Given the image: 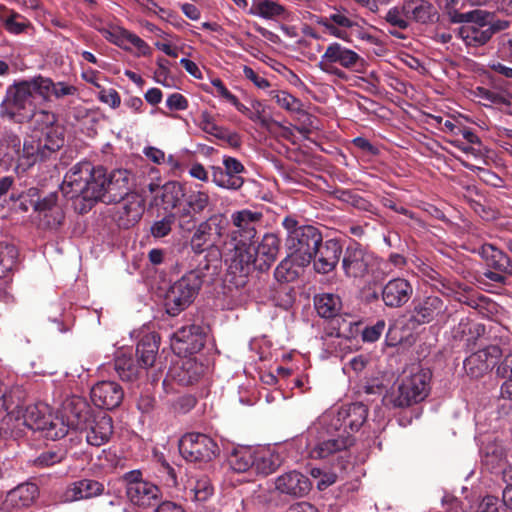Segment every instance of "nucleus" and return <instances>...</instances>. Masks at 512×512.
<instances>
[{"mask_svg": "<svg viewBox=\"0 0 512 512\" xmlns=\"http://www.w3.org/2000/svg\"><path fill=\"white\" fill-rule=\"evenodd\" d=\"M262 213L243 209L232 213L231 220L234 230L230 233L229 243H224L227 250V263L232 273L248 274L254 263L253 239L256 236V224L260 222Z\"/></svg>", "mask_w": 512, "mask_h": 512, "instance_id": "1", "label": "nucleus"}, {"mask_svg": "<svg viewBox=\"0 0 512 512\" xmlns=\"http://www.w3.org/2000/svg\"><path fill=\"white\" fill-rule=\"evenodd\" d=\"M128 191V172L126 170H116L107 176L106 202L121 200L129 195Z\"/></svg>", "mask_w": 512, "mask_h": 512, "instance_id": "37", "label": "nucleus"}, {"mask_svg": "<svg viewBox=\"0 0 512 512\" xmlns=\"http://www.w3.org/2000/svg\"><path fill=\"white\" fill-rule=\"evenodd\" d=\"M80 431L85 433L88 444L101 446L110 439L113 433L112 418L105 412H98L90 419L87 427Z\"/></svg>", "mask_w": 512, "mask_h": 512, "instance_id": "25", "label": "nucleus"}, {"mask_svg": "<svg viewBox=\"0 0 512 512\" xmlns=\"http://www.w3.org/2000/svg\"><path fill=\"white\" fill-rule=\"evenodd\" d=\"M474 94L477 98L486 101L488 104H508V100L504 95L484 87H477Z\"/></svg>", "mask_w": 512, "mask_h": 512, "instance_id": "60", "label": "nucleus"}, {"mask_svg": "<svg viewBox=\"0 0 512 512\" xmlns=\"http://www.w3.org/2000/svg\"><path fill=\"white\" fill-rule=\"evenodd\" d=\"M57 194L50 193L42 200L34 201L31 199V205L40 215L41 224L49 229L57 228L64 219V213L57 205Z\"/></svg>", "mask_w": 512, "mask_h": 512, "instance_id": "27", "label": "nucleus"}, {"mask_svg": "<svg viewBox=\"0 0 512 512\" xmlns=\"http://www.w3.org/2000/svg\"><path fill=\"white\" fill-rule=\"evenodd\" d=\"M179 451L190 462H207L216 457L219 449L216 442L201 433H187L179 441Z\"/></svg>", "mask_w": 512, "mask_h": 512, "instance_id": "12", "label": "nucleus"}, {"mask_svg": "<svg viewBox=\"0 0 512 512\" xmlns=\"http://www.w3.org/2000/svg\"><path fill=\"white\" fill-rule=\"evenodd\" d=\"M454 21L464 23L458 29L457 36L469 47L484 46L497 31L504 28L500 22L492 21V14L485 10L460 13Z\"/></svg>", "mask_w": 512, "mask_h": 512, "instance_id": "3", "label": "nucleus"}, {"mask_svg": "<svg viewBox=\"0 0 512 512\" xmlns=\"http://www.w3.org/2000/svg\"><path fill=\"white\" fill-rule=\"evenodd\" d=\"M342 254V247L338 241L330 239L320 243L314 258V269L318 273L326 274L332 271Z\"/></svg>", "mask_w": 512, "mask_h": 512, "instance_id": "28", "label": "nucleus"}, {"mask_svg": "<svg viewBox=\"0 0 512 512\" xmlns=\"http://www.w3.org/2000/svg\"><path fill=\"white\" fill-rule=\"evenodd\" d=\"M385 20L389 25L397 29H407L411 23L407 1H405L402 5L391 7L385 15Z\"/></svg>", "mask_w": 512, "mask_h": 512, "instance_id": "50", "label": "nucleus"}, {"mask_svg": "<svg viewBox=\"0 0 512 512\" xmlns=\"http://www.w3.org/2000/svg\"><path fill=\"white\" fill-rule=\"evenodd\" d=\"M310 487L309 479L297 471L284 473L275 480L276 490L291 496H303L309 492Z\"/></svg>", "mask_w": 512, "mask_h": 512, "instance_id": "29", "label": "nucleus"}, {"mask_svg": "<svg viewBox=\"0 0 512 512\" xmlns=\"http://www.w3.org/2000/svg\"><path fill=\"white\" fill-rule=\"evenodd\" d=\"M385 321L379 320L373 326L366 327L362 333L363 340L366 342H375L382 335L385 329Z\"/></svg>", "mask_w": 512, "mask_h": 512, "instance_id": "64", "label": "nucleus"}, {"mask_svg": "<svg viewBox=\"0 0 512 512\" xmlns=\"http://www.w3.org/2000/svg\"><path fill=\"white\" fill-rule=\"evenodd\" d=\"M203 276L201 270H192L170 287L165 296V307L169 315H178L193 302L203 283Z\"/></svg>", "mask_w": 512, "mask_h": 512, "instance_id": "5", "label": "nucleus"}, {"mask_svg": "<svg viewBox=\"0 0 512 512\" xmlns=\"http://www.w3.org/2000/svg\"><path fill=\"white\" fill-rule=\"evenodd\" d=\"M174 223V215H168L161 220L155 221L151 226V234L155 238H162L167 236L171 230L172 225Z\"/></svg>", "mask_w": 512, "mask_h": 512, "instance_id": "61", "label": "nucleus"}, {"mask_svg": "<svg viewBox=\"0 0 512 512\" xmlns=\"http://www.w3.org/2000/svg\"><path fill=\"white\" fill-rule=\"evenodd\" d=\"M367 418V408L362 403H353L339 410L330 409L312 423V432L326 429V432L336 430L340 434L350 435L358 431Z\"/></svg>", "mask_w": 512, "mask_h": 512, "instance_id": "4", "label": "nucleus"}, {"mask_svg": "<svg viewBox=\"0 0 512 512\" xmlns=\"http://www.w3.org/2000/svg\"><path fill=\"white\" fill-rule=\"evenodd\" d=\"M39 490L34 483H23L8 492L4 501L7 510L26 508L37 499Z\"/></svg>", "mask_w": 512, "mask_h": 512, "instance_id": "31", "label": "nucleus"}, {"mask_svg": "<svg viewBox=\"0 0 512 512\" xmlns=\"http://www.w3.org/2000/svg\"><path fill=\"white\" fill-rule=\"evenodd\" d=\"M363 62V58L357 52L338 42H333L326 47L317 66L324 73L343 79L346 75L338 66L357 71L358 66Z\"/></svg>", "mask_w": 512, "mask_h": 512, "instance_id": "7", "label": "nucleus"}, {"mask_svg": "<svg viewBox=\"0 0 512 512\" xmlns=\"http://www.w3.org/2000/svg\"><path fill=\"white\" fill-rule=\"evenodd\" d=\"M159 349V337L154 333H148L142 337L137 345L136 353L143 368L152 366Z\"/></svg>", "mask_w": 512, "mask_h": 512, "instance_id": "41", "label": "nucleus"}, {"mask_svg": "<svg viewBox=\"0 0 512 512\" xmlns=\"http://www.w3.org/2000/svg\"><path fill=\"white\" fill-rule=\"evenodd\" d=\"M223 167L212 166V182L224 189L238 190L244 184V165L234 157L224 156Z\"/></svg>", "mask_w": 512, "mask_h": 512, "instance_id": "15", "label": "nucleus"}, {"mask_svg": "<svg viewBox=\"0 0 512 512\" xmlns=\"http://www.w3.org/2000/svg\"><path fill=\"white\" fill-rule=\"evenodd\" d=\"M52 409L46 403L28 405L20 414L24 426L31 430L40 431L45 425V420L51 414Z\"/></svg>", "mask_w": 512, "mask_h": 512, "instance_id": "36", "label": "nucleus"}, {"mask_svg": "<svg viewBox=\"0 0 512 512\" xmlns=\"http://www.w3.org/2000/svg\"><path fill=\"white\" fill-rule=\"evenodd\" d=\"M479 254L489 267L512 276V262L503 251L492 244H484L480 247Z\"/></svg>", "mask_w": 512, "mask_h": 512, "instance_id": "35", "label": "nucleus"}, {"mask_svg": "<svg viewBox=\"0 0 512 512\" xmlns=\"http://www.w3.org/2000/svg\"><path fill=\"white\" fill-rule=\"evenodd\" d=\"M376 264L377 258L357 244L347 248L342 260L346 276L352 278H363Z\"/></svg>", "mask_w": 512, "mask_h": 512, "instance_id": "14", "label": "nucleus"}, {"mask_svg": "<svg viewBox=\"0 0 512 512\" xmlns=\"http://www.w3.org/2000/svg\"><path fill=\"white\" fill-rule=\"evenodd\" d=\"M26 397V393L21 386H6L4 392L5 404L2 407V412L6 411L8 413H16V419L20 420V414L24 410L21 406Z\"/></svg>", "mask_w": 512, "mask_h": 512, "instance_id": "45", "label": "nucleus"}, {"mask_svg": "<svg viewBox=\"0 0 512 512\" xmlns=\"http://www.w3.org/2000/svg\"><path fill=\"white\" fill-rule=\"evenodd\" d=\"M93 417L87 401L79 396H72L63 403V418L69 428L82 430Z\"/></svg>", "mask_w": 512, "mask_h": 512, "instance_id": "22", "label": "nucleus"}, {"mask_svg": "<svg viewBox=\"0 0 512 512\" xmlns=\"http://www.w3.org/2000/svg\"><path fill=\"white\" fill-rule=\"evenodd\" d=\"M445 310L446 306L439 297L429 296L415 305L413 318L418 324H426L441 317Z\"/></svg>", "mask_w": 512, "mask_h": 512, "instance_id": "32", "label": "nucleus"}, {"mask_svg": "<svg viewBox=\"0 0 512 512\" xmlns=\"http://www.w3.org/2000/svg\"><path fill=\"white\" fill-rule=\"evenodd\" d=\"M18 261V249L10 243L0 242V278L14 270Z\"/></svg>", "mask_w": 512, "mask_h": 512, "instance_id": "48", "label": "nucleus"}, {"mask_svg": "<svg viewBox=\"0 0 512 512\" xmlns=\"http://www.w3.org/2000/svg\"><path fill=\"white\" fill-rule=\"evenodd\" d=\"M501 356L497 345H490L472 353L464 360V369L472 378H479L487 373L495 360Z\"/></svg>", "mask_w": 512, "mask_h": 512, "instance_id": "20", "label": "nucleus"}, {"mask_svg": "<svg viewBox=\"0 0 512 512\" xmlns=\"http://www.w3.org/2000/svg\"><path fill=\"white\" fill-rule=\"evenodd\" d=\"M98 99L102 103L110 106L112 109L118 108L121 104L120 95L113 88L106 89V88L100 87L99 92H98Z\"/></svg>", "mask_w": 512, "mask_h": 512, "instance_id": "63", "label": "nucleus"}, {"mask_svg": "<svg viewBox=\"0 0 512 512\" xmlns=\"http://www.w3.org/2000/svg\"><path fill=\"white\" fill-rule=\"evenodd\" d=\"M28 25V21L17 13L10 15L4 22L5 29L16 35L24 32Z\"/></svg>", "mask_w": 512, "mask_h": 512, "instance_id": "62", "label": "nucleus"}, {"mask_svg": "<svg viewBox=\"0 0 512 512\" xmlns=\"http://www.w3.org/2000/svg\"><path fill=\"white\" fill-rule=\"evenodd\" d=\"M144 203L143 197L137 193H130L121 199L114 215L118 226L128 229L138 223L144 213Z\"/></svg>", "mask_w": 512, "mask_h": 512, "instance_id": "18", "label": "nucleus"}, {"mask_svg": "<svg viewBox=\"0 0 512 512\" xmlns=\"http://www.w3.org/2000/svg\"><path fill=\"white\" fill-rule=\"evenodd\" d=\"M229 227L228 219L222 214L211 216L208 220L204 221L203 229H208L213 237L212 246L221 249L225 255L227 262V250L224 243H229L230 234L227 233Z\"/></svg>", "mask_w": 512, "mask_h": 512, "instance_id": "33", "label": "nucleus"}, {"mask_svg": "<svg viewBox=\"0 0 512 512\" xmlns=\"http://www.w3.org/2000/svg\"><path fill=\"white\" fill-rule=\"evenodd\" d=\"M253 458L252 470L262 475L273 473L282 463L280 455L271 449L254 450Z\"/></svg>", "mask_w": 512, "mask_h": 512, "instance_id": "39", "label": "nucleus"}, {"mask_svg": "<svg viewBox=\"0 0 512 512\" xmlns=\"http://www.w3.org/2000/svg\"><path fill=\"white\" fill-rule=\"evenodd\" d=\"M143 366H139L135 363L133 358L130 356H119L115 360V371L118 376L124 381L136 380L141 372Z\"/></svg>", "mask_w": 512, "mask_h": 512, "instance_id": "49", "label": "nucleus"}, {"mask_svg": "<svg viewBox=\"0 0 512 512\" xmlns=\"http://www.w3.org/2000/svg\"><path fill=\"white\" fill-rule=\"evenodd\" d=\"M27 82L34 95H39L45 101H48L52 98L54 82L50 78L39 76Z\"/></svg>", "mask_w": 512, "mask_h": 512, "instance_id": "55", "label": "nucleus"}, {"mask_svg": "<svg viewBox=\"0 0 512 512\" xmlns=\"http://www.w3.org/2000/svg\"><path fill=\"white\" fill-rule=\"evenodd\" d=\"M205 344V333L198 325H189L178 329L172 336L174 349L187 353L200 351Z\"/></svg>", "mask_w": 512, "mask_h": 512, "instance_id": "24", "label": "nucleus"}, {"mask_svg": "<svg viewBox=\"0 0 512 512\" xmlns=\"http://www.w3.org/2000/svg\"><path fill=\"white\" fill-rule=\"evenodd\" d=\"M269 95L275 102L289 113L296 114L301 126L297 130L301 134H308L311 128H314L315 118L304 110L303 103L284 90H271Z\"/></svg>", "mask_w": 512, "mask_h": 512, "instance_id": "19", "label": "nucleus"}, {"mask_svg": "<svg viewBox=\"0 0 512 512\" xmlns=\"http://www.w3.org/2000/svg\"><path fill=\"white\" fill-rule=\"evenodd\" d=\"M199 127L208 134L217 138H224L225 132L215 123L214 118L208 112H202Z\"/></svg>", "mask_w": 512, "mask_h": 512, "instance_id": "59", "label": "nucleus"}, {"mask_svg": "<svg viewBox=\"0 0 512 512\" xmlns=\"http://www.w3.org/2000/svg\"><path fill=\"white\" fill-rule=\"evenodd\" d=\"M125 494L128 501L139 508L156 505L162 498L161 489L143 478L140 470H132L123 475Z\"/></svg>", "mask_w": 512, "mask_h": 512, "instance_id": "9", "label": "nucleus"}, {"mask_svg": "<svg viewBox=\"0 0 512 512\" xmlns=\"http://www.w3.org/2000/svg\"><path fill=\"white\" fill-rule=\"evenodd\" d=\"M254 449L251 448H238L234 449L227 461L229 467L237 472V473H244L248 470L253 469V463H254Z\"/></svg>", "mask_w": 512, "mask_h": 512, "instance_id": "43", "label": "nucleus"}, {"mask_svg": "<svg viewBox=\"0 0 512 512\" xmlns=\"http://www.w3.org/2000/svg\"><path fill=\"white\" fill-rule=\"evenodd\" d=\"M203 226L204 222L197 227L191 238V249L196 254H201L208 244L212 246L213 237L208 229H203Z\"/></svg>", "mask_w": 512, "mask_h": 512, "instance_id": "56", "label": "nucleus"}, {"mask_svg": "<svg viewBox=\"0 0 512 512\" xmlns=\"http://www.w3.org/2000/svg\"><path fill=\"white\" fill-rule=\"evenodd\" d=\"M235 108L251 121L259 123L262 126L268 125V120L265 117V105L259 100H252L250 107L238 102Z\"/></svg>", "mask_w": 512, "mask_h": 512, "instance_id": "53", "label": "nucleus"}, {"mask_svg": "<svg viewBox=\"0 0 512 512\" xmlns=\"http://www.w3.org/2000/svg\"><path fill=\"white\" fill-rule=\"evenodd\" d=\"M28 118L33 131L25 141V153L29 159L26 166L49 158L64 144L62 129L56 125V116L52 112L35 108Z\"/></svg>", "mask_w": 512, "mask_h": 512, "instance_id": "2", "label": "nucleus"}, {"mask_svg": "<svg viewBox=\"0 0 512 512\" xmlns=\"http://www.w3.org/2000/svg\"><path fill=\"white\" fill-rule=\"evenodd\" d=\"M297 261L289 255L276 267L274 275L279 282H291L298 277L299 268Z\"/></svg>", "mask_w": 512, "mask_h": 512, "instance_id": "52", "label": "nucleus"}, {"mask_svg": "<svg viewBox=\"0 0 512 512\" xmlns=\"http://www.w3.org/2000/svg\"><path fill=\"white\" fill-rule=\"evenodd\" d=\"M413 292V286L407 279L397 277L383 286L381 297L387 307L400 308L409 302Z\"/></svg>", "mask_w": 512, "mask_h": 512, "instance_id": "21", "label": "nucleus"}, {"mask_svg": "<svg viewBox=\"0 0 512 512\" xmlns=\"http://www.w3.org/2000/svg\"><path fill=\"white\" fill-rule=\"evenodd\" d=\"M205 367L195 358H186L170 370V376L181 385H193L204 375Z\"/></svg>", "mask_w": 512, "mask_h": 512, "instance_id": "30", "label": "nucleus"}, {"mask_svg": "<svg viewBox=\"0 0 512 512\" xmlns=\"http://www.w3.org/2000/svg\"><path fill=\"white\" fill-rule=\"evenodd\" d=\"M314 305L322 318H333L341 309L340 297L332 293H324L315 297Z\"/></svg>", "mask_w": 512, "mask_h": 512, "instance_id": "44", "label": "nucleus"}, {"mask_svg": "<svg viewBox=\"0 0 512 512\" xmlns=\"http://www.w3.org/2000/svg\"><path fill=\"white\" fill-rule=\"evenodd\" d=\"M29 159L25 153V143L21 149V140L13 134H6L0 141V165L5 169H14L17 173L26 171L32 165H25Z\"/></svg>", "mask_w": 512, "mask_h": 512, "instance_id": "16", "label": "nucleus"}, {"mask_svg": "<svg viewBox=\"0 0 512 512\" xmlns=\"http://www.w3.org/2000/svg\"><path fill=\"white\" fill-rule=\"evenodd\" d=\"M94 168L88 161L79 162L72 166L66 173L60 187L64 196L68 198L82 197L87 182L93 175Z\"/></svg>", "mask_w": 512, "mask_h": 512, "instance_id": "17", "label": "nucleus"}, {"mask_svg": "<svg viewBox=\"0 0 512 512\" xmlns=\"http://www.w3.org/2000/svg\"><path fill=\"white\" fill-rule=\"evenodd\" d=\"M248 13L267 20H288L291 16L283 5L273 0H254Z\"/></svg>", "mask_w": 512, "mask_h": 512, "instance_id": "34", "label": "nucleus"}, {"mask_svg": "<svg viewBox=\"0 0 512 512\" xmlns=\"http://www.w3.org/2000/svg\"><path fill=\"white\" fill-rule=\"evenodd\" d=\"M430 373L416 368L405 376L397 392L391 394L389 401L394 407H407L424 400L429 392Z\"/></svg>", "mask_w": 512, "mask_h": 512, "instance_id": "8", "label": "nucleus"}, {"mask_svg": "<svg viewBox=\"0 0 512 512\" xmlns=\"http://www.w3.org/2000/svg\"><path fill=\"white\" fill-rule=\"evenodd\" d=\"M35 109V95L27 81L21 82L9 90L0 105V114L8 118H28Z\"/></svg>", "mask_w": 512, "mask_h": 512, "instance_id": "11", "label": "nucleus"}, {"mask_svg": "<svg viewBox=\"0 0 512 512\" xmlns=\"http://www.w3.org/2000/svg\"><path fill=\"white\" fill-rule=\"evenodd\" d=\"M107 175L102 167H95L93 175L87 182L82 198L84 200H101L106 202Z\"/></svg>", "mask_w": 512, "mask_h": 512, "instance_id": "38", "label": "nucleus"}, {"mask_svg": "<svg viewBox=\"0 0 512 512\" xmlns=\"http://www.w3.org/2000/svg\"><path fill=\"white\" fill-rule=\"evenodd\" d=\"M497 374L505 379L501 386V396L512 400V354L507 355L497 368Z\"/></svg>", "mask_w": 512, "mask_h": 512, "instance_id": "54", "label": "nucleus"}, {"mask_svg": "<svg viewBox=\"0 0 512 512\" xmlns=\"http://www.w3.org/2000/svg\"><path fill=\"white\" fill-rule=\"evenodd\" d=\"M321 241L322 236L317 228L304 225L287 235L286 246L298 266H306L311 262Z\"/></svg>", "mask_w": 512, "mask_h": 512, "instance_id": "10", "label": "nucleus"}, {"mask_svg": "<svg viewBox=\"0 0 512 512\" xmlns=\"http://www.w3.org/2000/svg\"><path fill=\"white\" fill-rule=\"evenodd\" d=\"M182 196V187L177 182H167L161 188V204L165 210L175 208Z\"/></svg>", "mask_w": 512, "mask_h": 512, "instance_id": "51", "label": "nucleus"}, {"mask_svg": "<svg viewBox=\"0 0 512 512\" xmlns=\"http://www.w3.org/2000/svg\"><path fill=\"white\" fill-rule=\"evenodd\" d=\"M209 201V195L204 191H193L187 197V205L195 213L204 211Z\"/></svg>", "mask_w": 512, "mask_h": 512, "instance_id": "58", "label": "nucleus"}, {"mask_svg": "<svg viewBox=\"0 0 512 512\" xmlns=\"http://www.w3.org/2000/svg\"><path fill=\"white\" fill-rule=\"evenodd\" d=\"M186 488L190 498L197 502L207 501L214 492L210 479L205 475L191 476Z\"/></svg>", "mask_w": 512, "mask_h": 512, "instance_id": "42", "label": "nucleus"}, {"mask_svg": "<svg viewBox=\"0 0 512 512\" xmlns=\"http://www.w3.org/2000/svg\"><path fill=\"white\" fill-rule=\"evenodd\" d=\"M69 430V426L63 416H58L51 412L45 420V425L40 429L42 436L50 440H58L63 438Z\"/></svg>", "mask_w": 512, "mask_h": 512, "instance_id": "46", "label": "nucleus"}, {"mask_svg": "<svg viewBox=\"0 0 512 512\" xmlns=\"http://www.w3.org/2000/svg\"><path fill=\"white\" fill-rule=\"evenodd\" d=\"M312 424L307 429L308 456L312 459H326L336 453L346 450L353 444L350 435L340 434L336 430L326 432V429L312 432Z\"/></svg>", "mask_w": 512, "mask_h": 512, "instance_id": "6", "label": "nucleus"}, {"mask_svg": "<svg viewBox=\"0 0 512 512\" xmlns=\"http://www.w3.org/2000/svg\"><path fill=\"white\" fill-rule=\"evenodd\" d=\"M122 387L114 381H101L91 389V399L93 403L103 409H114L120 405L123 400Z\"/></svg>", "mask_w": 512, "mask_h": 512, "instance_id": "23", "label": "nucleus"}, {"mask_svg": "<svg viewBox=\"0 0 512 512\" xmlns=\"http://www.w3.org/2000/svg\"><path fill=\"white\" fill-rule=\"evenodd\" d=\"M410 22L428 23L432 21L436 12L432 4L427 1L407 0Z\"/></svg>", "mask_w": 512, "mask_h": 512, "instance_id": "47", "label": "nucleus"}, {"mask_svg": "<svg viewBox=\"0 0 512 512\" xmlns=\"http://www.w3.org/2000/svg\"><path fill=\"white\" fill-rule=\"evenodd\" d=\"M104 493V485L93 479H81L70 483L61 495V501L71 503L87 500Z\"/></svg>", "mask_w": 512, "mask_h": 512, "instance_id": "26", "label": "nucleus"}, {"mask_svg": "<svg viewBox=\"0 0 512 512\" xmlns=\"http://www.w3.org/2000/svg\"><path fill=\"white\" fill-rule=\"evenodd\" d=\"M279 247L280 240L275 234H265L257 248H254V262L258 259L264 265L270 266L278 255Z\"/></svg>", "mask_w": 512, "mask_h": 512, "instance_id": "40", "label": "nucleus"}, {"mask_svg": "<svg viewBox=\"0 0 512 512\" xmlns=\"http://www.w3.org/2000/svg\"><path fill=\"white\" fill-rule=\"evenodd\" d=\"M66 457V451L63 449L48 450L41 453L34 461L35 465L41 468L50 467L62 462Z\"/></svg>", "mask_w": 512, "mask_h": 512, "instance_id": "57", "label": "nucleus"}, {"mask_svg": "<svg viewBox=\"0 0 512 512\" xmlns=\"http://www.w3.org/2000/svg\"><path fill=\"white\" fill-rule=\"evenodd\" d=\"M317 23L331 36L348 41L349 33H356L361 39H369L370 36L362 30L358 22L349 17L345 8H333V11L324 17H320Z\"/></svg>", "mask_w": 512, "mask_h": 512, "instance_id": "13", "label": "nucleus"}]
</instances>
